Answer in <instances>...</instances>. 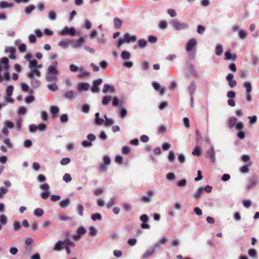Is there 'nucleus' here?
Segmentation results:
<instances>
[{"label": "nucleus", "mask_w": 259, "mask_h": 259, "mask_svg": "<svg viewBox=\"0 0 259 259\" xmlns=\"http://www.w3.org/2000/svg\"><path fill=\"white\" fill-rule=\"evenodd\" d=\"M215 53L217 56H221L223 52V48L221 44H217L215 49Z\"/></svg>", "instance_id": "nucleus-24"}, {"label": "nucleus", "mask_w": 259, "mask_h": 259, "mask_svg": "<svg viewBox=\"0 0 259 259\" xmlns=\"http://www.w3.org/2000/svg\"><path fill=\"white\" fill-rule=\"evenodd\" d=\"M159 245L160 244L158 243L153 246L152 249L146 251V252L142 255V257L143 258H146L152 256L156 248L159 247Z\"/></svg>", "instance_id": "nucleus-10"}, {"label": "nucleus", "mask_w": 259, "mask_h": 259, "mask_svg": "<svg viewBox=\"0 0 259 259\" xmlns=\"http://www.w3.org/2000/svg\"><path fill=\"white\" fill-rule=\"evenodd\" d=\"M97 234V230L94 227H90L89 228V234L90 236H94Z\"/></svg>", "instance_id": "nucleus-42"}, {"label": "nucleus", "mask_w": 259, "mask_h": 259, "mask_svg": "<svg viewBox=\"0 0 259 259\" xmlns=\"http://www.w3.org/2000/svg\"><path fill=\"white\" fill-rule=\"evenodd\" d=\"M102 82V80L101 78L95 80L93 82V85L91 88V91L93 93H98L99 92L98 86L100 85Z\"/></svg>", "instance_id": "nucleus-7"}, {"label": "nucleus", "mask_w": 259, "mask_h": 259, "mask_svg": "<svg viewBox=\"0 0 259 259\" xmlns=\"http://www.w3.org/2000/svg\"><path fill=\"white\" fill-rule=\"evenodd\" d=\"M147 42L146 39H140L138 41V46L141 48H143L146 46Z\"/></svg>", "instance_id": "nucleus-40"}, {"label": "nucleus", "mask_w": 259, "mask_h": 259, "mask_svg": "<svg viewBox=\"0 0 259 259\" xmlns=\"http://www.w3.org/2000/svg\"><path fill=\"white\" fill-rule=\"evenodd\" d=\"M70 203V200L69 199H66L62 200L60 201L59 205L62 208H65L68 206Z\"/></svg>", "instance_id": "nucleus-26"}, {"label": "nucleus", "mask_w": 259, "mask_h": 259, "mask_svg": "<svg viewBox=\"0 0 259 259\" xmlns=\"http://www.w3.org/2000/svg\"><path fill=\"white\" fill-rule=\"evenodd\" d=\"M152 85L155 90L160 91V95L162 96L164 94V90L163 89H161L160 85L158 83L153 82L152 83Z\"/></svg>", "instance_id": "nucleus-19"}, {"label": "nucleus", "mask_w": 259, "mask_h": 259, "mask_svg": "<svg viewBox=\"0 0 259 259\" xmlns=\"http://www.w3.org/2000/svg\"><path fill=\"white\" fill-rule=\"evenodd\" d=\"M90 85L88 83H80L78 85V90L80 91H87L89 90Z\"/></svg>", "instance_id": "nucleus-22"}, {"label": "nucleus", "mask_w": 259, "mask_h": 259, "mask_svg": "<svg viewBox=\"0 0 259 259\" xmlns=\"http://www.w3.org/2000/svg\"><path fill=\"white\" fill-rule=\"evenodd\" d=\"M122 21L118 18H115L114 19V25L116 29H118L121 28L122 26Z\"/></svg>", "instance_id": "nucleus-23"}, {"label": "nucleus", "mask_w": 259, "mask_h": 259, "mask_svg": "<svg viewBox=\"0 0 259 259\" xmlns=\"http://www.w3.org/2000/svg\"><path fill=\"white\" fill-rule=\"evenodd\" d=\"M204 193V190L202 188H199L196 192L193 194L194 199H197L201 197L202 194Z\"/></svg>", "instance_id": "nucleus-18"}, {"label": "nucleus", "mask_w": 259, "mask_h": 259, "mask_svg": "<svg viewBox=\"0 0 259 259\" xmlns=\"http://www.w3.org/2000/svg\"><path fill=\"white\" fill-rule=\"evenodd\" d=\"M31 80L32 85L34 88H37L39 86L40 82L38 80L35 79L34 78L33 79H31Z\"/></svg>", "instance_id": "nucleus-53"}, {"label": "nucleus", "mask_w": 259, "mask_h": 259, "mask_svg": "<svg viewBox=\"0 0 259 259\" xmlns=\"http://www.w3.org/2000/svg\"><path fill=\"white\" fill-rule=\"evenodd\" d=\"M59 219L60 221H71L72 220V218L69 216H67L66 214L61 215L59 217Z\"/></svg>", "instance_id": "nucleus-43"}, {"label": "nucleus", "mask_w": 259, "mask_h": 259, "mask_svg": "<svg viewBox=\"0 0 259 259\" xmlns=\"http://www.w3.org/2000/svg\"><path fill=\"white\" fill-rule=\"evenodd\" d=\"M111 100V96H105L103 97L102 103L104 106L107 105Z\"/></svg>", "instance_id": "nucleus-29"}, {"label": "nucleus", "mask_w": 259, "mask_h": 259, "mask_svg": "<svg viewBox=\"0 0 259 259\" xmlns=\"http://www.w3.org/2000/svg\"><path fill=\"white\" fill-rule=\"evenodd\" d=\"M251 162L250 161L248 164H247L246 165L243 166L241 167H240L239 170L242 173H247L249 171V168L248 166H250L251 165Z\"/></svg>", "instance_id": "nucleus-28"}, {"label": "nucleus", "mask_w": 259, "mask_h": 259, "mask_svg": "<svg viewBox=\"0 0 259 259\" xmlns=\"http://www.w3.org/2000/svg\"><path fill=\"white\" fill-rule=\"evenodd\" d=\"M84 42V39L83 37H80L77 40H72L71 41V44L73 48H75L82 46Z\"/></svg>", "instance_id": "nucleus-13"}, {"label": "nucleus", "mask_w": 259, "mask_h": 259, "mask_svg": "<svg viewBox=\"0 0 259 259\" xmlns=\"http://www.w3.org/2000/svg\"><path fill=\"white\" fill-rule=\"evenodd\" d=\"M7 219L5 215H1L0 216V223L2 225H5L7 224Z\"/></svg>", "instance_id": "nucleus-61"}, {"label": "nucleus", "mask_w": 259, "mask_h": 259, "mask_svg": "<svg viewBox=\"0 0 259 259\" xmlns=\"http://www.w3.org/2000/svg\"><path fill=\"white\" fill-rule=\"evenodd\" d=\"M48 87L50 90H52L53 91L57 90L58 88V86L56 85V83L48 84Z\"/></svg>", "instance_id": "nucleus-58"}, {"label": "nucleus", "mask_w": 259, "mask_h": 259, "mask_svg": "<svg viewBox=\"0 0 259 259\" xmlns=\"http://www.w3.org/2000/svg\"><path fill=\"white\" fill-rule=\"evenodd\" d=\"M131 152V148L128 146H124L122 149L123 154H127Z\"/></svg>", "instance_id": "nucleus-57"}, {"label": "nucleus", "mask_w": 259, "mask_h": 259, "mask_svg": "<svg viewBox=\"0 0 259 259\" xmlns=\"http://www.w3.org/2000/svg\"><path fill=\"white\" fill-rule=\"evenodd\" d=\"M77 211L78 212L80 216H82L83 214V211H84V207L83 205L81 204H79L77 205Z\"/></svg>", "instance_id": "nucleus-41"}, {"label": "nucleus", "mask_w": 259, "mask_h": 259, "mask_svg": "<svg viewBox=\"0 0 259 259\" xmlns=\"http://www.w3.org/2000/svg\"><path fill=\"white\" fill-rule=\"evenodd\" d=\"M75 93L72 91H70L69 92H66L64 95L63 96L66 98V99H72L75 96Z\"/></svg>", "instance_id": "nucleus-25"}, {"label": "nucleus", "mask_w": 259, "mask_h": 259, "mask_svg": "<svg viewBox=\"0 0 259 259\" xmlns=\"http://www.w3.org/2000/svg\"><path fill=\"white\" fill-rule=\"evenodd\" d=\"M5 51V53L7 54H10V55L9 56L10 59L12 60H15L16 59V57L15 55V54L16 53V49L14 47H7L6 48Z\"/></svg>", "instance_id": "nucleus-5"}, {"label": "nucleus", "mask_w": 259, "mask_h": 259, "mask_svg": "<svg viewBox=\"0 0 259 259\" xmlns=\"http://www.w3.org/2000/svg\"><path fill=\"white\" fill-rule=\"evenodd\" d=\"M201 154V148L199 146H197L192 151V154L195 156H200Z\"/></svg>", "instance_id": "nucleus-30"}, {"label": "nucleus", "mask_w": 259, "mask_h": 259, "mask_svg": "<svg viewBox=\"0 0 259 259\" xmlns=\"http://www.w3.org/2000/svg\"><path fill=\"white\" fill-rule=\"evenodd\" d=\"M104 122V120L103 118H100V114L99 112L95 114V123L98 125H102Z\"/></svg>", "instance_id": "nucleus-20"}, {"label": "nucleus", "mask_w": 259, "mask_h": 259, "mask_svg": "<svg viewBox=\"0 0 259 259\" xmlns=\"http://www.w3.org/2000/svg\"><path fill=\"white\" fill-rule=\"evenodd\" d=\"M239 37L241 39H245L247 36L246 32L243 30H240L239 33Z\"/></svg>", "instance_id": "nucleus-56"}, {"label": "nucleus", "mask_w": 259, "mask_h": 259, "mask_svg": "<svg viewBox=\"0 0 259 259\" xmlns=\"http://www.w3.org/2000/svg\"><path fill=\"white\" fill-rule=\"evenodd\" d=\"M248 255L251 257H255L256 255V251L253 248L249 249L248 251Z\"/></svg>", "instance_id": "nucleus-48"}, {"label": "nucleus", "mask_w": 259, "mask_h": 259, "mask_svg": "<svg viewBox=\"0 0 259 259\" xmlns=\"http://www.w3.org/2000/svg\"><path fill=\"white\" fill-rule=\"evenodd\" d=\"M14 7V4L12 3H8L5 1L0 2V8L1 9L11 8Z\"/></svg>", "instance_id": "nucleus-21"}, {"label": "nucleus", "mask_w": 259, "mask_h": 259, "mask_svg": "<svg viewBox=\"0 0 259 259\" xmlns=\"http://www.w3.org/2000/svg\"><path fill=\"white\" fill-rule=\"evenodd\" d=\"M77 232L78 234H84L86 232V230L83 227H79L77 230Z\"/></svg>", "instance_id": "nucleus-59"}, {"label": "nucleus", "mask_w": 259, "mask_h": 259, "mask_svg": "<svg viewBox=\"0 0 259 259\" xmlns=\"http://www.w3.org/2000/svg\"><path fill=\"white\" fill-rule=\"evenodd\" d=\"M34 214L37 217H41L44 214V210L41 208H37L34 210Z\"/></svg>", "instance_id": "nucleus-39"}, {"label": "nucleus", "mask_w": 259, "mask_h": 259, "mask_svg": "<svg viewBox=\"0 0 259 259\" xmlns=\"http://www.w3.org/2000/svg\"><path fill=\"white\" fill-rule=\"evenodd\" d=\"M34 75H36L37 77H40V72L39 71L36 70V69H31V71L29 72L27 76L30 79H33L34 78Z\"/></svg>", "instance_id": "nucleus-17"}, {"label": "nucleus", "mask_w": 259, "mask_h": 259, "mask_svg": "<svg viewBox=\"0 0 259 259\" xmlns=\"http://www.w3.org/2000/svg\"><path fill=\"white\" fill-rule=\"evenodd\" d=\"M234 75L232 73H229L226 79L228 82V84L230 88H234L237 85V82L234 79Z\"/></svg>", "instance_id": "nucleus-6"}, {"label": "nucleus", "mask_w": 259, "mask_h": 259, "mask_svg": "<svg viewBox=\"0 0 259 259\" xmlns=\"http://www.w3.org/2000/svg\"><path fill=\"white\" fill-rule=\"evenodd\" d=\"M14 231H17L21 228V225L19 222L15 221L13 222Z\"/></svg>", "instance_id": "nucleus-46"}, {"label": "nucleus", "mask_w": 259, "mask_h": 259, "mask_svg": "<svg viewBox=\"0 0 259 259\" xmlns=\"http://www.w3.org/2000/svg\"><path fill=\"white\" fill-rule=\"evenodd\" d=\"M123 40L127 43L135 42L137 40V37L136 35H130L128 33H126L124 35Z\"/></svg>", "instance_id": "nucleus-12"}, {"label": "nucleus", "mask_w": 259, "mask_h": 259, "mask_svg": "<svg viewBox=\"0 0 259 259\" xmlns=\"http://www.w3.org/2000/svg\"><path fill=\"white\" fill-rule=\"evenodd\" d=\"M14 87L13 85H9L6 89V94L7 97L6 98L7 102H12L13 100L10 98L12 95Z\"/></svg>", "instance_id": "nucleus-11"}, {"label": "nucleus", "mask_w": 259, "mask_h": 259, "mask_svg": "<svg viewBox=\"0 0 259 259\" xmlns=\"http://www.w3.org/2000/svg\"><path fill=\"white\" fill-rule=\"evenodd\" d=\"M39 188L44 191H48L49 189V186L48 184L45 183L42 185H40Z\"/></svg>", "instance_id": "nucleus-63"}, {"label": "nucleus", "mask_w": 259, "mask_h": 259, "mask_svg": "<svg viewBox=\"0 0 259 259\" xmlns=\"http://www.w3.org/2000/svg\"><path fill=\"white\" fill-rule=\"evenodd\" d=\"M35 9V7L33 5H30L26 7L25 9V12L27 15L30 14L31 12Z\"/></svg>", "instance_id": "nucleus-34"}, {"label": "nucleus", "mask_w": 259, "mask_h": 259, "mask_svg": "<svg viewBox=\"0 0 259 259\" xmlns=\"http://www.w3.org/2000/svg\"><path fill=\"white\" fill-rule=\"evenodd\" d=\"M102 92L104 94H106L107 92L113 93L115 92V89L112 85H110L108 84H105L103 88Z\"/></svg>", "instance_id": "nucleus-15"}, {"label": "nucleus", "mask_w": 259, "mask_h": 259, "mask_svg": "<svg viewBox=\"0 0 259 259\" xmlns=\"http://www.w3.org/2000/svg\"><path fill=\"white\" fill-rule=\"evenodd\" d=\"M65 243V241H59L55 245L53 249L54 250H61L62 249V245Z\"/></svg>", "instance_id": "nucleus-27"}, {"label": "nucleus", "mask_w": 259, "mask_h": 259, "mask_svg": "<svg viewBox=\"0 0 259 259\" xmlns=\"http://www.w3.org/2000/svg\"><path fill=\"white\" fill-rule=\"evenodd\" d=\"M237 119L234 116L231 117L228 121V126L230 128H232L234 127L238 130H242L243 128L244 125L242 122H237Z\"/></svg>", "instance_id": "nucleus-2"}, {"label": "nucleus", "mask_w": 259, "mask_h": 259, "mask_svg": "<svg viewBox=\"0 0 259 259\" xmlns=\"http://www.w3.org/2000/svg\"><path fill=\"white\" fill-rule=\"evenodd\" d=\"M34 100V97L33 96H28L25 99V101L27 103H30Z\"/></svg>", "instance_id": "nucleus-64"}, {"label": "nucleus", "mask_w": 259, "mask_h": 259, "mask_svg": "<svg viewBox=\"0 0 259 259\" xmlns=\"http://www.w3.org/2000/svg\"><path fill=\"white\" fill-rule=\"evenodd\" d=\"M243 87L245 88L246 93H251L252 88L251 83L248 81H246L243 83Z\"/></svg>", "instance_id": "nucleus-35"}, {"label": "nucleus", "mask_w": 259, "mask_h": 259, "mask_svg": "<svg viewBox=\"0 0 259 259\" xmlns=\"http://www.w3.org/2000/svg\"><path fill=\"white\" fill-rule=\"evenodd\" d=\"M197 41L195 38H191L186 46V50L188 53V58L193 59L196 55V46Z\"/></svg>", "instance_id": "nucleus-1"}, {"label": "nucleus", "mask_w": 259, "mask_h": 259, "mask_svg": "<svg viewBox=\"0 0 259 259\" xmlns=\"http://www.w3.org/2000/svg\"><path fill=\"white\" fill-rule=\"evenodd\" d=\"M29 67L32 69L33 67L41 68V65H38L37 61L35 60L30 61Z\"/></svg>", "instance_id": "nucleus-33"}, {"label": "nucleus", "mask_w": 259, "mask_h": 259, "mask_svg": "<svg viewBox=\"0 0 259 259\" xmlns=\"http://www.w3.org/2000/svg\"><path fill=\"white\" fill-rule=\"evenodd\" d=\"M92 220L94 221H96L97 220H102V216L99 213H94L91 216Z\"/></svg>", "instance_id": "nucleus-38"}, {"label": "nucleus", "mask_w": 259, "mask_h": 259, "mask_svg": "<svg viewBox=\"0 0 259 259\" xmlns=\"http://www.w3.org/2000/svg\"><path fill=\"white\" fill-rule=\"evenodd\" d=\"M59 109L58 107L55 106H51L50 107V111L52 114H57L59 112Z\"/></svg>", "instance_id": "nucleus-47"}, {"label": "nucleus", "mask_w": 259, "mask_h": 259, "mask_svg": "<svg viewBox=\"0 0 259 259\" xmlns=\"http://www.w3.org/2000/svg\"><path fill=\"white\" fill-rule=\"evenodd\" d=\"M225 59L226 60L236 61L237 59V55L235 54H232L231 50H228L225 52Z\"/></svg>", "instance_id": "nucleus-8"}, {"label": "nucleus", "mask_w": 259, "mask_h": 259, "mask_svg": "<svg viewBox=\"0 0 259 259\" xmlns=\"http://www.w3.org/2000/svg\"><path fill=\"white\" fill-rule=\"evenodd\" d=\"M158 26L160 29H164L167 27V24L165 21L162 20L159 22Z\"/></svg>", "instance_id": "nucleus-49"}, {"label": "nucleus", "mask_w": 259, "mask_h": 259, "mask_svg": "<svg viewBox=\"0 0 259 259\" xmlns=\"http://www.w3.org/2000/svg\"><path fill=\"white\" fill-rule=\"evenodd\" d=\"M71 161V160L68 157L63 158L60 161V164L62 165H65L69 164Z\"/></svg>", "instance_id": "nucleus-44"}, {"label": "nucleus", "mask_w": 259, "mask_h": 259, "mask_svg": "<svg viewBox=\"0 0 259 259\" xmlns=\"http://www.w3.org/2000/svg\"><path fill=\"white\" fill-rule=\"evenodd\" d=\"M195 89H196V85H195V82H192L189 87V92H190L191 94H192L194 92Z\"/></svg>", "instance_id": "nucleus-52"}, {"label": "nucleus", "mask_w": 259, "mask_h": 259, "mask_svg": "<svg viewBox=\"0 0 259 259\" xmlns=\"http://www.w3.org/2000/svg\"><path fill=\"white\" fill-rule=\"evenodd\" d=\"M205 27L202 25H198L197 27V31L199 34H203L205 31Z\"/></svg>", "instance_id": "nucleus-60"}, {"label": "nucleus", "mask_w": 259, "mask_h": 259, "mask_svg": "<svg viewBox=\"0 0 259 259\" xmlns=\"http://www.w3.org/2000/svg\"><path fill=\"white\" fill-rule=\"evenodd\" d=\"M207 155L208 158L210 159L212 163L215 162V152L213 148L211 147L207 151Z\"/></svg>", "instance_id": "nucleus-14"}, {"label": "nucleus", "mask_w": 259, "mask_h": 259, "mask_svg": "<svg viewBox=\"0 0 259 259\" xmlns=\"http://www.w3.org/2000/svg\"><path fill=\"white\" fill-rule=\"evenodd\" d=\"M60 34L62 35H69L73 36L75 35L76 31L73 27L68 28V27H65L61 30Z\"/></svg>", "instance_id": "nucleus-4"}, {"label": "nucleus", "mask_w": 259, "mask_h": 259, "mask_svg": "<svg viewBox=\"0 0 259 259\" xmlns=\"http://www.w3.org/2000/svg\"><path fill=\"white\" fill-rule=\"evenodd\" d=\"M48 70L49 73H52L54 75H56L58 74V71H57L56 67L54 66H50L48 67Z\"/></svg>", "instance_id": "nucleus-45"}, {"label": "nucleus", "mask_w": 259, "mask_h": 259, "mask_svg": "<svg viewBox=\"0 0 259 259\" xmlns=\"http://www.w3.org/2000/svg\"><path fill=\"white\" fill-rule=\"evenodd\" d=\"M258 183L257 178L256 176H253L248 182L247 189H249L255 186Z\"/></svg>", "instance_id": "nucleus-16"}, {"label": "nucleus", "mask_w": 259, "mask_h": 259, "mask_svg": "<svg viewBox=\"0 0 259 259\" xmlns=\"http://www.w3.org/2000/svg\"><path fill=\"white\" fill-rule=\"evenodd\" d=\"M29 41L30 43H34L36 42V38L34 34H31L28 37Z\"/></svg>", "instance_id": "nucleus-62"}, {"label": "nucleus", "mask_w": 259, "mask_h": 259, "mask_svg": "<svg viewBox=\"0 0 259 259\" xmlns=\"http://www.w3.org/2000/svg\"><path fill=\"white\" fill-rule=\"evenodd\" d=\"M168 158V160L170 162L174 161V160L175 158V156L174 152L172 151H169Z\"/></svg>", "instance_id": "nucleus-55"}, {"label": "nucleus", "mask_w": 259, "mask_h": 259, "mask_svg": "<svg viewBox=\"0 0 259 259\" xmlns=\"http://www.w3.org/2000/svg\"><path fill=\"white\" fill-rule=\"evenodd\" d=\"M68 120V115L66 114H62L60 117V121L62 123L67 122Z\"/></svg>", "instance_id": "nucleus-51"}, {"label": "nucleus", "mask_w": 259, "mask_h": 259, "mask_svg": "<svg viewBox=\"0 0 259 259\" xmlns=\"http://www.w3.org/2000/svg\"><path fill=\"white\" fill-rule=\"evenodd\" d=\"M170 24L175 29L178 30L185 29L188 27L187 23L181 22L177 19L172 20Z\"/></svg>", "instance_id": "nucleus-3"}, {"label": "nucleus", "mask_w": 259, "mask_h": 259, "mask_svg": "<svg viewBox=\"0 0 259 259\" xmlns=\"http://www.w3.org/2000/svg\"><path fill=\"white\" fill-rule=\"evenodd\" d=\"M63 180L65 182L68 183V182H70L71 181L72 178H71V177L70 175L67 173V174H65L64 175V176H63Z\"/></svg>", "instance_id": "nucleus-50"}, {"label": "nucleus", "mask_w": 259, "mask_h": 259, "mask_svg": "<svg viewBox=\"0 0 259 259\" xmlns=\"http://www.w3.org/2000/svg\"><path fill=\"white\" fill-rule=\"evenodd\" d=\"M121 57L124 60L128 59L131 57V54L128 52L123 51L121 53Z\"/></svg>", "instance_id": "nucleus-37"}, {"label": "nucleus", "mask_w": 259, "mask_h": 259, "mask_svg": "<svg viewBox=\"0 0 259 259\" xmlns=\"http://www.w3.org/2000/svg\"><path fill=\"white\" fill-rule=\"evenodd\" d=\"M71 44V42L67 39L61 40L59 42V45L63 48H67L69 45Z\"/></svg>", "instance_id": "nucleus-31"}, {"label": "nucleus", "mask_w": 259, "mask_h": 259, "mask_svg": "<svg viewBox=\"0 0 259 259\" xmlns=\"http://www.w3.org/2000/svg\"><path fill=\"white\" fill-rule=\"evenodd\" d=\"M187 184V181L185 179H182L181 181H179L177 185L178 187H184Z\"/></svg>", "instance_id": "nucleus-54"}, {"label": "nucleus", "mask_w": 259, "mask_h": 259, "mask_svg": "<svg viewBox=\"0 0 259 259\" xmlns=\"http://www.w3.org/2000/svg\"><path fill=\"white\" fill-rule=\"evenodd\" d=\"M104 118L106 120L105 122V125L106 126H109L113 124L114 120L113 119L107 118V117L106 115H104Z\"/></svg>", "instance_id": "nucleus-36"}, {"label": "nucleus", "mask_w": 259, "mask_h": 259, "mask_svg": "<svg viewBox=\"0 0 259 259\" xmlns=\"http://www.w3.org/2000/svg\"><path fill=\"white\" fill-rule=\"evenodd\" d=\"M140 220L143 222L141 227L143 229H149V225L146 224L148 220V217L146 214H143L140 217Z\"/></svg>", "instance_id": "nucleus-9"}, {"label": "nucleus", "mask_w": 259, "mask_h": 259, "mask_svg": "<svg viewBox=\"0 0 259 259\" xmlns=\"http://www.w3.org/2000/svg\"><path fill=\"white\" fill-rule=\"evenodd\" d=\"M9 60L6 57H3L2 58L0 62L1 64H4L5 65V69L6 70H8L9 68L8 63H9Z\"/></svg>", "instance_id": "nucleus-32"}]
</instances>
